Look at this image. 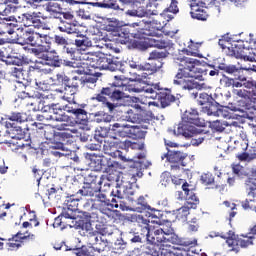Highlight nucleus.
<instances>
[{
    "instance_id": "nucleus-13",
    "label": "nucleus",
    "mask_w": 256,
    "mask_h": 256,
    "mask_svg": "<svg viewBox=\"0 0 256 256\" xmlns=\"http://www.w3.org/2000/svg\"><path fill=\"white\" fill-rule=\"evenodd\" d=\"M239 86H236L232 93L241 99H252L256 101V82L247 80V78L239 79Z\"/></svg>"
},
{
    "instance_id": "nucleus-48",
    "label": "nucleus",
    "mask_w": 256,
    "mask_h": 256,
    "mask_svg": "<svg viewBox=\"0 0 256 256\" xmlns=\"http://www.w3.org/2000/svg\"><path fill=\"white\" fill-rule=\"evenodd\" d=\"M94 42V43H93ZM92 42V47L96 49H107L109 41L95 37Z\"/></svg>"
},
{
    "instance_id": "nucleus-58",
    "label": "nucleus",
    "mask_w": 256,
    "mask_h": 256,
    "mask_svg": "<svg viewBox=\"0 0 256 256\" xmlns=\"http://www.w3.org/2000/svg\"><path fill=\"white\" fill-rule=\"evenodd\" d=\"M106 49H108V51H111V53H121V49L118 48L117 43L115 42L108 41Z\"/></svg>"
},
{
    "instance_id": "nucleus-54",
    "label": "nucleus",
    "mask_w": 256,
    "mask_h": 256,
    "mask_svg": "<svg viewBox=\"0 0 256 256\" xmlns=\"http://www.w3.org/2000/svg\"><path fill=\"white\" fill-rule=\"evenodd\" d=\"M230 128H231V131H234V130L239 131V132H240V137H241V139H242L243 141H245V140L247 139V134H245V133L243 132V128H242L241 126H239V123H237V122H232V123L230 124Z\"/></svg>"
},
{
    "instance_id": "nucleus-5",
    "label": "nucleus",
    "mask_w": 256,
    "mask_h": 256,
    "mask_svg": "<svg viewBox=\"0 0 256 256\" xmlns=\"http://www.w3.org/2000/svg\"><path fill=\"white\" fill-rule=\"evenodd\" d=\"M176 13H179V7H177V1L172 0L170 6L166 8L163 13L160 14L159 19H164L162 21L152 20L146 22V28L143 31V35H147L148 37V45L150 47H156L157 49H165L166 51H173L174 44L165 40L161 37V29L167 25V22L173 19Z\"/></svg>"
},
{
    "instance_id": "nucleus-18",
    "label": "nucleus",
    "mask_w": 256,
    "mask_h": 256,
    "mask_svg": "<svg viewBox=\"0 0 256 256\" xmlns=\"http://www.w3.org/2000/svg\"><path fill=\"white\" fill-rule=\"evenodd\" d=\"M17 11V7L13 5H5L3 9L0 11V23H4V25H10L11 29H17V18L12 16L13 13Z\"/></svg>"
},
{
    "instance_id": "nucleus-42",
    "label": "nucleus",
    "mask_w": 256,
    "mask_h": 256,
    "mask_svg": "<svg viewBox=\"0 0 256 256\" xmlns=\"http://www.w3.org/2000/svg\"><path fill=\"white\" fill-rule=\"evenodd\" d=\"M218 69H220V71H225V73H228L229 75L239 73V67L233 64L220 63L218 65Z\"/></svg>"
},
{
    "instance_id": "nucleus-12",
    "label": "nucleus",
    "mask_w": 256,
    "mask_h": 256,
    "mask_svg": "<svg viewBox=\"0 0 256 256\" xmlns=\"http://www.w3.org/2000/svg\"><path fill=\"white\" fill-rule=\"evenodd\" d=\"M79 193L84 197H95L92 207L94 209H98L101 213H107V208L111 205L113 206V204H111V200L107 199L105 194L94 189L91 184L84 186L79 190Z\"/></svg>"
},
{
    "instance_id": "nucleus-25",
    "label": "nucleus",
    "mask_w": 256,
    "mask_h": 256,
    "mask_svg": "<svg viewBox=\"0 0 256 256\" xmlns=\"http://www.w3.org/2000/svg\"><path fill=\"white\" fill-rule=\"evenodd\" d=\"M187 157V154L179 151H170L167 154L162 155V160L167 159L169 163H176L177 165H172V169H179V165H182V167H185V163L183 160H185Z\"/></svg>"
},
{
    "instance_id": "nucleus-46",
    "label": "nucleus",
    "mask_w": 256,
    "mask_h": 256,
    "mask_svg": "<svg viewBox=\"0 0 256 256\" xmlns=\"http://www.w3.org/2000/svg\"><path fill=\"white\" fill-rule=\"evenodd\" d=\"M113 182L117 183V174H108L104 176L99 182V185H104V187H110L111 183Z\"/></svg>"
},
{
    "instance_id": "nucleus-36",
    "label": "nucleus",
    "mask_w": 256,
    "mask_h": 256,
    "mask_svg": "<svg viewBox=\"0 0 256 256\" xmlns=\"http://www.w3.org/2000/svg\"><path fill=\"white\" fill-rule=\"evenodd\" d=\"M75 45L80 51H85V49L93 47V42L86 36H80L75 40Z\"/></svg>"
},
{
    "instance_id": "nucleus-43",
    "label": "nucleus",
    "mask_w": 256,
    "mask_h": 256,
    "mask_svg": "<svg viewBox=\"0 0 256 256\" xmlns=\"http://www.w3.org/2000/svg\"><path fill=\"white\" fill-rule=\"evenodd\" d=\"M210 127L213 131L222 133V131H225L226 127H231V125H229V123L225 121L221 122L219 120H216V121L210 122Z\"/></svg>"
},
{
    "instance_id": "nucleus-6",
    "label": "nucleus",
    "mask_w": 256,
    "mask_h": 256,
    "mask_svg": "<svg viewBox=\"0 0 256 256\" xmlns=\"http://www.w3.org/2000/svg\"><path fill=\"white\" fill-rule=\"evenodd\" d=\"M113 86L122 87V91H127L128 93L132 94L143 93L144 91V97L146 98L145 100L141 98H134L135 104L132 105V107L133 109H136V111H145V106L141 105H148L149 107H151V105H157V102H151L148 99H158L162 105L165 103V101H167V99L172 98L173 101V96L161 92L159 86L157 85L150 86L146 89L144 87L139 86V83L125 86V76H114Z\"/></svg>"
},
{
    "instance_id": "nucleus-10",
    "label": "nucleus",
    "mask_w": 256,
    "mask_h": 256,
    "mask_svg": "<svg viewBox=\"0 0 256 256\" xmlns=\"http://www.w3.org/2000/svg\"><path fill=\"white\" fill-rule=\"evenodd\" d=\"M203 125H205V122L199 119L197 110H187L182 117V123L174 130V135H182L186 138L193 137V135L199 133L196 127H203Z\"/></svg>"
},
{
    "instance_id": "nucleus-51",
    "label": "nucleus",
    "mask_w": 256,
    "mask_h": 256,
    "mask_svg": "<svg viewBox=\"0 0 256 256\" xmlns=\"http://www.w3.org/2000/svg\"><path fill=\"white\" fill-rule=\"evenodd\" d=\"M92 7H101L103 9H119V6L114 3H101V2H91Z\"/></svg>"
},
{
    "instance_id": "nucleus-21",
    "label": "nucleus",
    "mask_w": 256,
    "mask_h": 256,
    "mask_svg": "<svg viewBox=\"0 0 256 256\" xmlns=\"http://www.w3.org/2000/svg\"><path fill=\"white\" fill-rule=\"evenodd\" d=\"M210 99L211 96H209V94L200 93L198 103L199 105H205V107L202 108L203 113H206L209 116L213 115L214 117H223V110H217L215 106L209 104Z\"/></svg>"
},
{
    "instance_id": "nucleus-44",
    "label": "nucleus",
    "mask_w": 256,
    "mask_h": 256,
    "mask_svg": "<svg viewBox=\"0 0 256 256\" xmlns=\"http://www.w3.org/2000/svg\"><path fill=\"white\" fill-rule=\"evenodd\" d=\"M221 85H223L224 87H233L235 89V87H239V80H235L233 78H229L227 76H224L221 80H220Z\"/></svg>"
},
{
    "instance_id": "nucleus-32",
    "label": "nucleus",
    "mask_w": 256,
    "mask_h": 256,
    "mask_svg": "<svg viewBox=\"0 0 256 256\" xmlns=\"http://www.w3.org/2000/svg\"><path fill=\"white\" fill-rule=\"evenodd\" d=\"M19 239H31L33 241L35 239V234L18 232L14 237V241L7 243L9 251H15V249L21 247V241H19Z\"/></svg>"
},
{
    "instance_id": "nucleus-2",
    "label": "nucleus",
    "mask_w": 256,
    "mask_h": 256,
    "mask_svg": "<svg viewBox=\"0 0 256 256\" xmlns=\"http://www.w3.org/2000/svg\"><path fill=\"white\" fill-rule=\"evenodd\" d=\"M28 107L32 111H42L41 121H57L61 125L57 129H67V127H75L77 123L87 121V112L81 108H75V101L68 102L62 106L61 104H47L43 100L32 98L28 102Z\"/></svg>"
},
{
    "instance_id": "nucleus-47",
    "label": "nucleus",
    "mask_w": 256,
    "mask_h": 256,
    "mask_svg": "<svg viewBox=\"0 0 256 256\" xmlns=\"http://www.w3.org/2000/svg\"><path fill=\"white\" fill-rule=\"evenodd\" d=\"M188 216H189V206H183L179 208L176 212V218L179 221H187Z\"/></svg>"
},
{
    "instance_id": "nucleus-60",
    "label": "nucleus",
    "mask_w": 256,
    "mask_h": 256,
    "mask_svg": "<svg viewBox=\"0 0 256 256\" xmlns=\"http://www.w3.org/2000/svg\"><path fill=\"white\" fill-rule=\"evenodd\" d=\"M188 230L192 232L199 231V223L197 222V218H194L190 221Z\"/></svg>"
},
{
    "instance_id": "nucleus-33",
    "label": "nucleus",
    "mask_w": 256,
    "mask_h": 256,
    "mask_svg": "<svg viewBox=\"0 0 256 256\" xmlns=\"http://www.w3.org/2000/svg\"><path fill=\"white\" fill-rule=\"evenodd\" d=\"M77 87H79V82H70L66 84L64 96L62 97L64 101H67L68 103H73L75 101Z\"/></svg>"
},
{
    "instance_id": "nucleus-8",
    "label": "nucleus",
    "mask_w": 256,
    "mask_h": 256,
    "mask_svg": "<svg viewBox=\"0 0 256 256\" xmlns=\"http://www.w3.org/2000/svg\"><path fill=\"white\" fill-rule=\"evenodd\" d=\"M6 121L0 125L1 143H9V139H21L23 129L17 123H25L28 117L25 113L13 112L6 116Z\"/></svg>"
},
{
    "instance_id": "nucleus-55",
    "label": "nucleus",
    "mask_w": 256,
    "mask_h": 256,
    "mask_svg": "<svg viewBox=\"0 0 256 256\" xmlns=\"http://www.w3.org/2000/svg\"><path fill=\"white\" fill-rule=\"evenodd\" d=\"M54 41L57 43L60 47H67L69 45V41L61 35H55L54 36Z\"/></svg>"
},
{
    "instance_id": "nucleus-41",
    "label": "nucleus",
    "mask_w": 256,
    "mask_h": 256,
    "mask_svg": "<svg viewBox=\"0 0 256 256\" xmlns=\"http://www.w3.org/2000/svg\"><path fill=\"white\" fill-rule=\"evenodd\" d=\"M96 101H99L100 103L104 104V107L108 108V111L113 112L115 111V108L117 107V104H113L111 102H107V98L105 97V94H97V96L94 98Z\"/></svg>"
},
{
    "instance_id": "nucleus-49",
    "label": "nucleus",
    "mask_w": 256,
    "mask_h": 256,
    "mask_svg": "<svg viewBox=\"0 0 256 256\" xmlns=\"http://www.w3.org/2000/svg\"><path fill=\"white\" fill-rule=\"evenodd\" d=\"M6 65H15L16 67H21L23 65V60L19 57L8 56L5 60Z\"/></svg>"
},
{
    "instance_id": "nucleus-15",
    "label": "nucleus",
    "mask_w": 256,
    "mask_h": 256,
    "mask_svg": "<svg viewBox=\"0 0 256 256\" xmlns=\"http://www.w3.org/2000/svg\"><path fill=\"white\" fill-rule=\"evenodd\" d=\"M116 179V186L118 187V189L116 191H113L112 194L118 199H123L125 197V194L122 191H125L127 187H130L131 183H135V176L131 175L130 173L119 172Z\"/></svg>"
},
{
    "instance_id": "nucleus-22",
    "label": "nucleus",
    "mask_w": 256,
    "mask_h": 256,
    "mask_svg": "<svg viewBox=\"0 0 256 256\" xmlns=\"http://www.w3.org/2000/svg\"><path fill=\"white\" fill-rule=\"evenodd\" d=\"M188 3L191 9L190 14L193 19L207 21V12L203 8L205 3L201 2V0H188Z\"/></svg>"
},
{
    "instance_id": "nucleus-24",
    "label": "nucleus",
    "mask_w": 256,
    "mask_h": 256,
    "mask_svg": "<svg viewBox=\"0 0 256 256\" xmlns=\"http://www.w3.org/2000/svg\"><path fill=\"white\" fill-rule=\"evenodd\" d=\"M111 203H115L112 204V207H115L116 209H121L122 211H134L136 213H143V211H155V208L143 207V204H139L138 202H135L132 208L125 205L123 202L118 201L115 198H112Z\"/></svg>"
},
{
    "instance_id": "nucleus-52",
    "label": "nucleus",
    "mask_w": 256,
    "mask_h": 256,
    "mask_svg": "<svg viewBox=\"0 0 256 256\" xmlns=\"http://www.w3.org/2000/svg\"><path fill=\"white\" fill-rule=\"evenodd\" d=\"M114 249L117 253H121L127 249V243L123 239H118L114 243Z\"/></svg>"
},
{
    "instance_id": "nucleus-7",
    "label": "nucleus",
    "mask_w": 256,
    "mask_h": 256,
    "mask_svg": "<svg viewBox=\"0 0 256 256\" xmlns=\"http://www.w3.org/2000/svg\"><path fill=\"white\" fill-rule=\"evenodd\" d=\"M80 61H82V65H87V67L92 69L121 71V73H126L125 65H129V62L117 61L113 59V56L104 53L81 54Z\"/></svg>"
},
{
    "instance_id": "nucleus-11",
    "label": "nucleus",
    "mask_w": 256,
    "mask_h": 256,
    "mask_svg": "<svg viewBox=\"0 0 256 256\" xmlns=\"http://www.w3.org/2000/svg\"><path fill=\"white\" fill-rule=\"evenodd\" d=\"M164 57H167V53L155 50L152 53H150L149 56V60L154 61L152 64H139L133 60H129L128 67H130L131 69H135L136 71H142L141 74H138V77H141L142 79H147L149 75L157 73V71H159V69L163 67V63H161L159 59H164Z\"/></svg>"
},
{
    "instance_id": "nucleus-34",
    "label": "nucleus",
    "mask_w": 256,
    "mask_h": 256,
    "mask_svg": "<svg viewBox=\"0 0 256 256\" xmlns=\"http://www.w3.org/2000/svg\"><path fill=\"white\" fill-rule=\"evenodd\" d=\"M69 127L73 126H67L66 129H58L59 131H64L60 133V137H62V139H71L73 135H76V137H79V135H81V128L77 129Z\"/></svg>"
},
{
    "instance_id": "nucleus-61",
    "label": "nucleus",
    "mask_w": 256,
    "mask_h": 256,
    "mask_svg": "<svg viewBox=\"0 0 256 256\" xmlns=\"http://www.w3.org/2000/svg\"><path fill=\"white\" fill-rule=\"evenodd\" d=\"M63 65H65V67H72L73 69H78V67H81V63L75 60H64Z\"/></svg>"
},
{
    "instance_id": "nucleus-56",
    "label": "nucleus",
    "mask_w": 256,
    "mask_h": 256,
    "mask_svg": "<svg viewBox=\"0 0 256 256\" xmlns=\"http://www.w3.org/2000/svg\"><path fill=\"white\" fill-rule=\"evenodd\" d=\"M172 179H173V177H171V176L169 175V173H163V174L161 175V181H160V183H161V185H162L163 187H167V185H169V184L171 183Z\"/></svg>"
},
{
    "instance_id": "nucleus-62",
    "label": "nucleus",
    "mask_w": 256,
    "mask_h": 256,
    "mask_svg": "<svg viewBox=\"0 0 256 256\" xmlns=\"http://www.w3.org/2000/svg\"><path fill=\"white\" fill-rule=\"evenodd\" d=\"M172 183L174 185H182V189L183 187H189V185H186V182L184 179H180V178H177V177H172Z\"/></svg>"
},
{
    "instance_id": "nucleus-40",
    "label": "nucleus",
    "mask_w": 256,
    "mask_h": 256,
    "mask_svg": "<svg viewBox=\"0 0 256 256\" xmlns=\"http://www.w3.org/2000/svg\"><path fill=\"white\" fill-rule=\"evenodd\" d=\"M183 191L186 195L185 199L190 203V205H197L199 203V198L193 193V191L189 190L187 186H183Z\"/></svg>"
},
{
    "instance_id": "nucleus-53",
    "label": "nucleus",
    "mask_w": 256,
    "mask_h": 256,
    "mask_svg": "<svg viewBox=\"0 0 256 256\" xmlns=\"http://www.w3.org/2000/svg\"><path fill=\"white\" fill-rule=\"evenodd\" d=\"M15 30L9 24L0 23V35H13Z\"/></svg>"
},
{
    "instance_id": "nucleus-59",
    "label": "nucleus",
    "mask_w": 256,
    "mask_h": 256,
    "mask_svg": "<svg viewBox=\"0 0 256 256\" xmlns=\"http://www.w3.org/2000/svg\"><path fill=\"white\" fill-rule=\"evenodd\" d=\"M56 80L58 81V83H65L66 85L68 83H71L69 81V77H67V75H65L64 72H60L56 75Z\"/></svg>"
},
{
    "instance_id": "nucleus-29",
    "label": "nucleus",
    "mask_w": 256,
    "mask_h": 256,
    "mask_svg": "<svg viewBox=\"0 0 256 256\" xmlns=\"http://www.w3.org/2000/svg\"><path fill=\"white\" fill-rule=\"evenodd\" d=\"M90 241L93 243V249L94 251H97L98 253H102V251H105L107 249L109 242L105 238V236L101 235L99 232L95 234V236H92L90 238Z\"/></svg>"
},
{
    "instance_id": "nucleus-27",
    "label": "nucleus",
    "mask_w": 256,
    "mask_h": 256,
    "mask_svg": "<svg viewBox=\"0 0 256 256\" xmlns=\"http://www.w3.org/2000/svg\"><path fill=\"white\" fill-rule=\"evenodd\" d=\"M240 59L244 61L241 69L244 71H255L256 72V51L249 52V54H245V51L239 55Z\"/></svg>"
},
{
    "instance_id": "nucleus-9",
    "label": "nucleus",
    "mask_w": 256,
    "mask_h": 256,
    "mask_svg": "<svg viewBox=\"0 0 256 256\" xmlns=\"http://www.w3.org/2000/svg\"><path fill=\"white\" fill-rule=\"evenodd\" d=\"M122 117L123 120H119L109 127L108 134L111 139L116 141H121V139H125V137L135 135V126L129 123H137V121H139V115L133 113L132 109L126 110L125 115Z\"/></svg>"
},
{
    "instance_id": "nucleus-37",
    "label": "nucleus",
    "mask_w": 256,
    "mask_h": 256,
    "mask_svg": "<svg viewBox=\"0 0 256 256\" xmlns=\"http://www.w3.org/2000/svg\"><path fill=\"white\" fill-rule=\"evenodd\" d=\"M101 77V73L95 72L94 74H89L84 79V85L85 87H88L90 89H93L95 87V84L97 83V80Z\"/></svg>"
},
{
    "instance_id": "nucleus-31",
    "label": "nucleus",
    "mask_w": 256,
    "mask_h": 256,
    "mask_svg": "<svg viewBox=\"0 0 256 256\" xmlns=\"http://www.w3.org/2000/svg\"><path fill=\"white\" fill-rule=\"evenodd\" d=\"M44 11L48 12L50 17L55 19H61V13H63V8L58 2H48L43 5Z\"/></svg>"
},
{
    "instance_id": "nucleus-3",
    "label": "nucleus",
    "mask_w": 256,
    "mask_h": 256,
    "mask_svg": "<svg viewBox=\"0 0 256 256\" xmlns=\"http://www.w3.org/2000/svg\"><path fill=\"white\" fill-rule=\"evenodd\" d=\"M180 68L173 80V84L187 91H201L202 89H207L205 83H198V81H203V75H207V70H203L201 67V62L195 58H181Z\"/></svg>"
},
{
    "instance_id": "nucleus-38",
    "label": "nucleus",
    "mask_w": 256,
    "mask_h": 256,
    "mask_svg": "<svg viewBox=\"0 0 256 256\" xmlns=\"http://www.w3.org/2000/svg\"><path fill=\"white\" fill-rule=\"evenodd\" d=\"M183 52L186 53V55H191L192 57H203L199 54V44L194 43L193 41H190L188 48L184 49Z\"/></svg>"
},
{
    "instance_id": "nucleus-26",
    "label": "nucleus",
    "mask_w": 256,
    "mask_h": 256,
    "mask_svg": "<svg viewBox=\"0 0 256 256\" xmlns=\"http://www.w3.org/2000/svg\"><path fill=\"white\" fill-rule=\"evenodd\" d=\"M151 7V3L146 5L138 6L137 9H130L126 11V15L129 17H150V15H157L156 10L149 9Z\"/></svg>"
},
{
    "instance_id": "nucleus-1",
    "label": "nucleus",
    "mask_w": 256,
    "mask_h": 256,
    "mask_svg": "<svg viewBox=\"0 0 256 256\" xmlns=\"http://www.w3.org/2000/svg\"><path fill=\"white\" fill-rule=\"evenodd\" d=\"M126 221L137 223L138 226L142 227V237H146V245H153L159 253L163 249L173 253L171 244L179 243V236L175 234V230L171 227V222L163 224L158 218L157 221H151L137 213L128 214Z\"/></svg>"
},
{
    "instance_id": "nucleus-30",
    "label": "nucleus",
    "mask_w": 256,
    "mask_h": 256,
    "mask_svg": "<svg viewBox=\"0 0 256 256\" xmlns=\"http://www.w3.org/2000/svg\"><path fill=\"white\" fill-rule=\"evenodd\" d=\"M15 31L17 33V36L19 37L18 43L20 45H23V44L29 45L31 41V35H33V31H31V29L29 28L19 27L18 24H16Z\"/></svg>"
},
{
    "instance_id": "nucleus-17",
    "label": "nucleus",
    "mask_w": 256,
    "mask_h": 256,
    "mask_svg": "<svg viewBox=\"0 0 256 256\" xmlns=\"http://www.w3.org/2000/svg\"><path fill=\"white\" fill-rule=\"evenodd\" d=\"M16 23H22L27 27H41V12H27L16 18Z\"/></svg>"
},
{
    "instance_id": "nucleus-63",
    "label": "nucleus",
    "mask_w": 256,
    "mask_h": 256,
    "mask_svg": "<svg viewBox=\"0 0 256 256\" xmlns=\"http://www.w3.org/2000/svg\"><path fill=\"white\" fill-rule=\"evenodd\" d=\"M232 171L235 173V175H242L243 174V166L239 164H234L232 166Z\"/></svg>"
},
{
    "instance_id": "nucleus-57",
    "label": "nucleus",
    "mask_w": 256,
    "mask_h": 256,
    "mask_svg": "<svg viewBox=\"0 0 256 256\" xmlns=\"http://www.w3.org/2000/svg\"><path fill=\"white\" fill-rule=\"evenodd\" d=\"M201 181L204 185H211L214 181L213 175L211 173L203 174L201 176Z\"/></svg>"
},
{
    "instance_id": "nucleus-4",
    "label": "nucleus",
    "mask_w": 256,
    "mask_h": 256,
    "mask_svg": "<svg viewBox=\"0 0 256 256\" xmlns=\"http://www.w3.org/2000/svg\"><path fill=\"white\" fill-rule=\"evenodd\" d=\"M47 43H49V36L39 32H32L28 45L35 47L30 51L37 57V60L34 65L30 66L31 69L41 71L42 73H49V69L45 67L61 66V60L57 52H49V45H47Z\"/></svg>"
},
{
    "instance_id": "nucleus-28",
    "label": "nucleus",
    "mask_w": 256,
    "mask_h": 256,
    "mask_svg": "<svg viewBox=\"0 0 256 256\" xmlns=\"http://www.w3.org/2000/svg\"><path fill=\"white\" fill-rule=\"evenodd\" d=\"M237 43H241V41L233 40V38L229 36H224L219 40L218 45H220L222 49H228L233 55H238L239 49L237 47H239V45Z\"/></svg>"
},
{
    "instance_id": "nucleus-23",
    "label": "nucleus",
    "mask_w": 256,
    "mask_h": 256,
    "mask_svg": "<svg viewBox=\"0 0 256 256\" xmlns=\"http://www.w3.org/2000/svg\"><path fill=\"white\" fill-rule=\"evenodd\" d=\"M77 229H79L80 235L83 237H95L97 235V231L93 230V226L91 224V216L86 215V219L79 220Z\"/></svg>"
},
{
    "instance_id": "nucleus-50",
    "label": "nucleus",
    "mask_w": 256,
    "mask_h": 256,
    "mask_svg": "<svg viewBox=\"0 0 256 256\" xmlns=\"http://www.w3.org/2000/svg\"><path fill=\"white\" fill-rule=\"evenodd\" d=\"M127 95L123 93L121 90H112V94L110 96L111 101H123Z\"/></svg>"
},
{
    "instance_id": "nucleus-19",
    "label": "nucleus",
    "mask_w": 256,
    "mask_h": 256,
    "mask_svg": "<svg viewBox=\"0 0 256 256\" xmlns=\"http://www.w3.org/2000/svg\"><path fill=\"white\" fill-rule=\"evenodd\" d=\"M103 151L106 155H110V157H114L115 159H120L121 161H124V163L131 161V159L123 155V152L117 150V142L112 139L104 140Z\"/></svg>"
},
{
    "instance_id": "nucleus-45",
    "label": "nucleus",
    "mask_w": 256,
    "mask_h": 256,
    "mask_svg": "<svg viewBox=\"0 0 256 256\" xmlns=\"http://www.w3.org/2000/svg\"><path fill=\"white\" fill-rule=\"evenodd\" d=\"M141 228V232L139 234V232H130L129 233V239L131 241V243H141V241H143V239H147V236H143V227Z\"/></svg>"
},
{
    "instance_id": "nucleus-39",
    "label": "nucleus",
    "mask_w": 256,
    "mask_h": 256,
    "mask_svg": "<svg viewBox=\"0 0 256 256\" xmlns=\"http://www.w3.org/2000/svg\"><path fill=\"white\" fill-rule=\"evenodd\" d=\"M11 75L16 79L17 83H23L25 81V72L21 66L12 68Z\"/></svg>"
},
{
    "instance_id": "nucleus-16",
    "label": "nucleus",
    "mask_w": 256,
    "mask_h": 256,
    "mask_svg": "<svg viewBox=\"0 0 256 256\" xmlns=\"http://www.w3.org/2000/svg\"><path fill=\"white\" fill-rule=\"evenodd\" d=\"M129 256H173V252L165 249L159 252L153 244H145L134 249Z\"/></svg>"
},
{
    "instance_id": "nucleus-35",
    "label": "nucleus",
    "mask_w": 256,
    "mask_h": 256,
    "mask_svg": "<svg viewBox=\"0 0 256 256\" xmlns=\"http://www.w3.org/2000/svg\"><path fill=\"white\" fill-rule=\"evenodd\" d=\"M227 1H234V0H213L211 2L210 11L214 15V17H219V15H221V6L225 5Z\"/></svg>"
},
{
    "instance_id": "nucleus-14",
    "label": "nucleus",
    "mask_w": 256,
    "mask_h": 256,
    "mask_svg": "<svg viewBox=\"0 0 256 256\" xmlns=\"http://www.w3.org/2000/svg\"><path fill=\"white\" fill-rule=\"evenodd\" d=\"M255 237L256 235H254L253 232L250 231L247 236L237 239L235 233L229 232L226 243L232 251H238L239 247H249V245H253V240L255 239Z\"/></svg>"
},
{
    "instance_id": "nucleus-64",
    "label": "nucleus",
    "mask_w": 256,
    "mask_h": 256,
    "mask_svg": "<svg viewBox=\"0 0 256 256\" xmlns=\"http://www.w3.org/2000/svg\"><path fill=\"white\" fill-rule=\"evenodd\" d=\"M203 141H205V138L199 136L191 140V145H193L194 147H198V145H201Z\"/></svg>"
},
{
    "instance_id": "nucleus-20",
    "label": "nucleus",
    "mask_w": 256,
    "mask_h": 256,
    "mask_svg": "<svg viewBox=\"0 0 256 256\" xmlns=\"http://www.w3.org/2000/svg\"><path fill=\"white\" fill-rule=\"evenodd\" d=\"M61 16L63 17L61 23L58 26L59 31L62 33H68V35L76 34L79 37V26L76 24L70 23L73 19V15L69 12L63 13L61 12Z\"/></svg>"
}]
</instances>
